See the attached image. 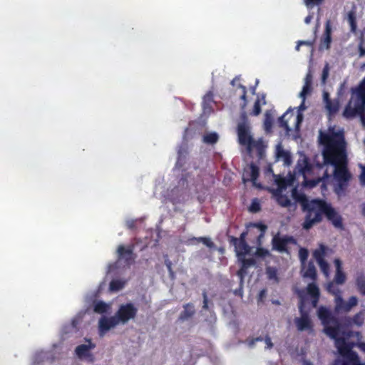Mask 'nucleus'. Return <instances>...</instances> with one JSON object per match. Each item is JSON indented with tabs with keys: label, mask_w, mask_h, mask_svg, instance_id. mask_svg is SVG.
Returning a JSON list of instances; mask_svg holds the SVG:
<instances>
[{
	"label": "nucleus",
	"mask_w": 365,
	"mask_h": 365,
	"mask_svg": "<svg viewBox=\"0 0 365 365\" xmlns=\"http://www.w3.org/2000/svg\"><path fill=\"white\" fill-rule=\"evenodd\" d=\"M307 289L308 294L312 297L313 307H316L320 296L319 287L314 283H309Z\"/></svg>",
	"instance_id": "f3484780"
},
{
	"label": "nucleus",
	"mask_w": 365,
	"mask_h": 365,
	"mask_svg": "<svg viewBox=\"0 0 365 365\" xmlns=\"http://www.w3.org/2000/svg\"><path fill=\"white\" fill-rule=\"evenodd\" d=\"M359 56L362 57L365 56V48L363 46L362 43L359 46Z\"/></svg>",
	"instance_id": "4d7b16f0"
},
{
	"label": "nucleus",
	"mask_w": 365,
	"mask_h": 365,
	"mask_svg": "<svg viewBox=\"0 0 365 365\" xmlns=\"http://www.w3.org/2000/svg\"><path fill=\"white\" fill-rule=\"evenodd\" d=\"M240 76H236V77H235V78L232 80V81H231V84H232V86H235V84H236L237 81H240Z\"/></svg>",
	"instance_id": "0e129e2a"
},
{
	"label": "nucleus",
	"mask_w": 365,
	"mask_h": 365,
	"mask_svg": "<svg viewBox=\"0 0 365 365\" xmlns=\"http://www.w3.org/2000/svg\"><path fill=\"white\" fill-rule=\"evenodd\" d=\"M299 309L301 312V317L295 319V324L298 331H309V332L313 331V324L310 319L308 314L304 312V302L302 299Z\"/></svg>",
	"instance_id": "6e6552de"
},
{
	"label": "nucleus",
	"mask_w": 365,
	"mask_h": 365,
	"mask_svg": "<svg viewBox=\"0 0 365 365\" xmlns=\"http://www.w3.org/2000/svg\"><path fill=\"white\" fill-rule=\"evenodd\" d=\"M250 168V180L253 182H255L257 180L259 175V168L254 163H251Z\"/></svg>",
	"instance_id": "7c9ffc66"
},
{
	"label": "nucleus",
	"mask_w": 365,
	"mask_h": 365,
	"mask_svg": "<svg viewBox=\"0 0 365 365\" xmlns=\"http://www.w3.org/2000/svg\"><path fill=\"white\" fill-rule=\"evenodd\" d=\"M303 164H304V167H302L300 168V171H302V173H304L305 172L310 170L311 165L307 158L304 160Z\"/></svg>",
	"instance_id": "de8ad7c7"
},
{
	"label": "nucleus",
	"mask_w": 365,
	"mask_h": 365,
	"mask_svg": "<svg viewBox=\"0 0 365 365\" xmlns=\"http://www.w3.org/2000/svg\"><path fill=\"white\" fill-rule=\"evenodd\" d=\"M312 16H310V15H309V16H307L305 18V19H304V22H305L306 24H309V23H310V21H311V20H312Z\"/></svg>",
	"instance_id": "338daca9"
},
{
	"label": "nucleus",
	"mask_w": 365,
	"mask_h": 365,
	"mask_svg": "<svg viewBox=\"0 0 365 365\" xmlns=\"http://www.w3.org/2000/svg\"><path fill=\"white\" fill-rule=\"evenodd\" d=\"M256 255L259 257H265L269 255V251L266 249L259 247L257 249Z\"/></svg>",
	"instance_id": "a18cd8bd"
},
{
	"label": "nucleus",
	"mask_w": 365,
	"mask_h": 365,
	"mask_svg": "<svg viewBox=\"0 0 365 365\" xmlns=\"http://www.w3.org/2000/svg\"><path fill=\"white\" fill-rule=\"evenodd\" d=\"M311 89H312V86H310V85H307V84H304V86H303V88H302V91L300 92L299 96H300L302 98L305 99V98H306V96H307L309 93H310Z\"/></svg>",
	"instance_id": "58836bf2"
},
{
	"label": "nucleus",
	"mask_w": 365,
	"mask_h": 365,
	"mask_svg": "<svg viewBox=\"0 0 365 365\" xmlns=\"http://www.w3.org/2000/svg\"><path fill=\"white\" fill-rule=\"evenodd\" d=\"M261 105H260V100L257 98L254 104L253 109L252 112L250 113V115L257 116L260 114L261 113Z\"/></svg>",
	"instance_id": "f704fd0d"
},
{
	"label": "nucleus",
	"mask_w": 365,
	"mask_h": 365,
	"mask_svg": "<svg viewBox=\"0 0 365 365\" xmlns=\"http://www.w3.org/2000/svg\"><path fill=\"white\" fill-rule=\"evenodd\" d=\"M358 299L356 297H351L348 302H345L341 297L336 298L335 312L337 313L340 312H348L352 307L357 304Z\"/></svg>",
	"instance_id": "9d476101"
},
{
	"label": "nucleus",
	"mask_w": 365,
	"mask_h": 365,
	"mask_svg": "<svg viewBox=\"0 0 365 365\" xmlns=\"http://www.w3.org/2000/svg\"><path fill=\"white\" fill-rule=\"evenodd\" d=\"M256 342H257V341H255V338L252 339L250 341H249V346H253Z\"/></svg>",
	"instance_id": "774afa93"
},
{
	"label": "nucleus",
	"mask_w": 365,
	"mask_h": 365,
	"mask_svg": "<svg viewBox=\"0 0 365 365\" xmlns=\"http://www.w3.org/2000/svg\"><path fill=\"white\" fill-rule=\"evenodd\" d=\"M247 268H245L244 267H242L241 265V267L240 268V269L237 272V275L240 277V284H242L243 283V281H244V277L247 274Z\"/></svg>",
	"instance_id": "79ce46f5"
},
{
	"label": "nucleus",
	"mask_w": 365,
	"mask_h": 365,
	"mask_svg": "<svg viewBox=\"0 0 365 365\" xmlns=\"http://www.w3.org/2000/svg\"><path fill=\"white\" fill-rule=\"evenodd\" d=\"M302 276L305 278H309L312 280L317 279V270L312 262H309L307 265L302 264Z\"/></svg>",
	"instance_id": "2eb2a0df"
},
{
	"label": "nucleus",
	"mask_w": 365,
	"mask_h": 365,
	"mask_svg": "<svg viewBox=\"0 0 365 365\" xmlns=\"http://www.w3.org/2000/svg\"><path fill=\"white\" fill-rule=\"evenodd\" d=\"M319 142L324 146L323 157L327 164L334 167V176L337 182H349L351 174L347 169L346 143L343 130L329 129L320 133Z\"/></svg>",
	"instance_id": "f03ea898"
},
{
	"label": "nucleus",
	"mask_w": 365,
	"mask_h": 365,
	"mask_svg": "<svg viewBox=\"0 0 365 365\" xmlns=\"http://www.w3.org/2000/svg\"><path fill=\"white\" fill-rule=\"evenodd\" d=\"M124 287V282L119 279H113L110 282L109 289L110 291L117 292L122 289Z\"/></svg>",
	"instance_id": "cd10ccee"
},
{
	"label": "nucleus",
	"mask_w": 365,
	"mask_h": 365,
	"mask_svg": "<svg viewBox=\"0 0 365 365\" xmlns=\"http://www.w3.org/2000/svg\"><path fill=\"white\" fill-rule=\"evenodd\" d=\"M302 207V210L306 212L304 222L302 224L304 230H309L315 224L322 222L323 215L335 227L343 228L341 216L331 204L324 200L313 199L310 202H303Z\"/></svg>",
	"instance_id": "7ed1b4c3"
},
{
	"label": "nucleus",
	"mask_w": 365,
	"mask_h": 365,
	"mask_svg": "<svg viewBox=\"0 0 365 365\" xmlns=\"http://www.w3.org/2000/svg\"><path fill=\"white\" fill-rule=\"evenodd\" d=\"M336 266V274L334 277V282L338 284H342L346 280V275L342 271L341 262L339 259L334 260Z\"/></svg>",
	"instance_id": "a211bd4d"
},
{
	"label": "nucleus",
	"mask_w": 365,
	"mask_h": 365,
	"mask_svg": "<svg viewBox=\"0 0 365 365\" xmlns=\"http://www.w3.org/2000/svg\"><path fill=\"white\" fill-rule=\"evenodd\" d=\"M312 74L311 71H309L306 75L304 84L312 86Z\"/></svg>",
	"instance_id": "603ef678"
},
{
	"label": "nucleus",
	"mask_w": 365,
	"mask_h": 365,
	"mask_svg": "<svg viewBox=\"0 0 365 365\" xmlns=\"http://www.w3.org/2000/svg\"><path fill=\"white\" fill-rule=\"evenodd\" d=\"M86 341L88 342V344L78 345L75 349L76 355L81 359L91 356L90 351L96 346L91 339H86Z\"/></svg>",
	"instance_id": "ddd939ff"
},
{
	"label": "nucleus",
	"mask_w": 365,
	"mask_h": 365,
	"mask_svg": "<svg viewBox=\"0 0 365 365\" xmlns=\"http://www.w3.org/2000/svg\"><path fill=\"white\" fill-rule=\"evenodd\" d=\"M325 252L326 247L322 245L320 246L319 249L314 250L313 256L317 262L324 259Z\"/></svg>",
	"instance_id": "a878e982"
},
{
	"label": "nucleus",
	"mask_w": 365,
	"mask_h": 365,
	"mask_svg": "<svg viewBox=\"0 0 365 365\" xmlns=\"http://www.w3.org/2000/svg\"><path fill=\"white\" fill-rule=\"evenodd\" d=\"M357 115L360 116L362 124L365 125V113H357Z\"/></svg>",
	"instance_id": "680f3d73"
},
{
	"label": "nucleus",
	"mask_w": 365,
	"mask_h": 365,
	"mask_svg": "<svg viewBox=\"0 0 365 365\" xmlns=\"http://www.w3.org/2000/svg\"><path fill=\"white\" fill-rule=\"evenodd\" d=\"M184 310L180 313L178 320L186 321L191 318L195 313V306L192 303H187L183 306Z\"/></svg>",
	"instance_id": "dca6fc26"
},
{
	"label": "nucleus",
	"mask_w": 365,
	"mask_h": 365,
	"mask_svg": "<svg viewBox=\"0 0 365 365\" xmlns=\"http://www.w3.org/2000/svg\"><path fill=\"white\" fill-rule=\"evenodd\" d=\"M361 180L365 183V168L363 169L361 175Z\"/></svg>",
	"instance_id": "69168bd1"
},
{
	"label": "nucleus",
	"mask_w": 365,
	"mask_h": 365,
	"mask_svg": "<svg viewBox=\"0 0 365 365\" xmlns=\"http://www.w3.org/2000/svg\"><path fill=\"white\" fill-rule=\"evenodd\" d=\"M247 235V231H245L241 233L239 238L231 237H230V242H236V241H246V237Z\"/></svg>",
	"instance_id": "37998d69"
},
{
	"label": "nucleus",
	"mask_w": 365,
	"mask_h": 365,
	"mask_svg": "<svg viewBox=\"0 0 365 365\" xmlns=\"http://www.w3.org/2000/svg\"><path fill=\"white\" fill-rule=\"evenodd\" d=\"M191 241L196 242H202L205 245H206L209 248H212L215 247V244L213 242L211 241V240L208 237H192Z\"/></svg>",
	"instance_id": "c85d7f7f"
},
{
	"label": "nucleus",
	"mask_w": 365,
	"mask_h": 365,
	"mask_svg": "<svg viewBox=\"0 0 365 365\" xmlns=\"http://www.w3.org/2000/svg\"><path fill=\"white\" fill-rule=\"evenodd\" d=\"M304 44H308V42L307 41H300L298 42L297 45L296 46V50L297 51H299V48H300V46L301 45H304Z\"/></svg>",
	"instance_id": "bf43d9fd"
},
{
	"label": "nucleus",
	"mask_w": 365,
	"mask_h": 365,
	"mask_svg": "<svg viewBox=\"0 0 365 365\" xmlns=\"http://www.w3.org/2000/svg\"><path fill=\"white\" fill-rule=\"evenodd\" d=\"M364 314L362 312H360L356 314L353 317H349L346 321L349 324H355L360 327L364 324Z\"/></svg>",
	"instance_id": "5701e85b"
},
{
	"label": "nucleus",
	"mask_w": 365,
	"mask_h": 365,
	"mask_svg": "<svg viewBox=\"0 0 365 365\" xmlns=\"http://www.w3.org/2000/svg\"><path fill=\"white\" fill-rule=\"evenodd\" d=\"M339 107L340 103L339 100L337 98L331 100V102L325 105V108L330 117L335 115V114L339 111Z\"/></svg>",
	"instance_id": "aec40b11"
},
{
	"label": "nucleus",
	"mask_w": 365,
	"mask_h": 365,
	"mask_svg": "<svg viewBox=\"0 0 365 365\" xmlns=\"http://www.w3.org/2000/svg\"><path fill=\"white\" fill-rule=\"evenodd\" d=\"M267 290L265 289H262L258 294V302H263L264 298L266 297Z\"/></svg>",
	"instance_id": "864d4df0"
},
{
	"label": "nucleus",
	"mask_w": 365,
	"mask_h": 365,
	"mask_svg": "<svg viewBox=\"0 0 365 365\" xmlns=\"http://www.w3.org/2000/svg\"><path fill=\"white\" fill-rule=\"evenodd\" d=\"M238 258L241 262L242 266L245 268L248 269L250 266H252L255 264V260L253 258L246 259L245 257H240Z\"/></svg>",
	"instance_id": "473e14b6"
},
{
	"label": "nucleus",
	"mask_w": 365,
	"mask_h": 365,
	"mask_svg": "<svg viewBox=\"0 0 365 365\" xmlns=\"http://www.w3.org/2000/svg\"><path fill=\"white\" fill-rule=\"evenodd\" d=\"M322 272L325 274V275H328L329 274V265L328 264V262L324 259V260H321L319 262H317Z\"/></svg>",
	"instance_id": "c9c22d12"
},
{
	"label": "nucleus",
	"mask_w": 365,
	"mask_h": 365,
	"mask_svg": "<svg viewBox=\"0 0 365 365\" xmlns=\"http://www.w3.org/2000/svg\"><path fill=\"white\" fill-rule=\"evenodd\" d=\"M359 291L362 294L365 295V283L359 285Z\"/></svg>",
	"instance_id": "052dcab7"
},
{
	"label": "nucleus",
	"mask_w": 365,
	"mask_h": 365,
	"mask_svg": "<svg viewBox=\"0 0 365 365\" xmlns=\"http://www.w3.org/2000/svg\"><path fill=\"white\" fill-rule=\"evenodd\" d=\"M213 101V93L212 91L207 92L203 97L202 106L204 110L211 108V103Z\"/></svg>",
	"instance_id": "393cba45"
},
{
	"label": "nucleus",
	"mask_w": 365,
	"mask_h": 365,
	"mask_svg": "<svg viewBox=\"0 0 365 365\" xmlns=\"http://www.w3.org/2000/svg\"><path fill=\"white\" fill-rule=\"evenodd\" d=\"M323 101L324 104H327L328 103L331 102V99L329 97V94L327 92H324L323 93Z\"/></svg>",
	"instance_id": "6e6d98bb"
},
{
	"label": "nucleus",
	"mask_w": 365,
	"mask_h": 365,
	"mask_svg": "<svg viewBox=\"0 0 365 365\" xmlns=\"http://www.w3.org/2000/svg\"><path fill=\"white\" fill-rule=\"evenodd\" d=\"M135 225H136V221L134 220H128L126 222V225H127L128 228L130 229V230L135 228Z\"/></svg>",
	"instance_id": "5fc2aeb1"
},
{
	"label": "nucleus",
	"mask_w": 365,
	"mask_h": 365,
	"mask_svg": "<svg viewBox=\"0 0 365 365\" xmlns=\"http://www.w3.org/2000/svg\"><path fill=\"white\" fill-rule=\"evenodd\" d=\"M219 140V135L215 132L208 133L203 135V142L206 144H215Z\"/></svg>",
	"instance_id": "b1692460"
},
{
	"label": "nucleus",
	"mask_w": 365,
	"mask_h": 365,
	"mask_svg": "<svg viewBox=\"0 0 365 365\" xmlns=\"http://www.w3.org/2000/svg\"><path fill=\"white\" fill-rule=\"evenodd\" d=\"M338 182L337 188H336L337 192H339V191L344 190L348 184V182Z\"/></svg>",
	"instance_id": "09e8293b"
},
{
	"label": "nucleus",
	"mask_w": 365,
	"mask_h": 365,
	"mask_svg": "<svg viewBox=\"0 0 365 365\" xmlns=\"http://www.w3.org/2000/svg\"><path fill=\"white\" fill-rule=\"evenodd\" d=\"M266 274L269 279H274L276 282H279L277 276V269L274 267H267L266 268Z\"/></svg>",
	"instance_id": "bb28decb"
},
{
	"label": "nucleus",
	"mask_w": 365,
	"mask_h": 365,
	"mask_svg": "<svg viewBox=\"0 0 365 365\" xmlns=\"http://www.w3.org/2000/svg\"><path fill=\"white\" fill-rule=\"evenodd\" d=\"M319 319L324 325V332L334 340L335 346L343 360H336L334 365H363L357 353L353 348L357 346L365 353V342H361L362 334L360 331H342V325L332 312L320 307L317 311Z\"/></svg>",
	"instance_id": "f257e3e1"
},
{
	"label": "nucleus",
	"mask_w": 365,
	"mask_h": 365,
	"mask_svg": "<svg viewBox=\"0 0 365 365\" xmlns=\"http://www.w3.org/2000/svg\"><path fill=\"white\" fill-rule=\"evenodd\" d=\"M264 125L266 129H269L272 126L271 116L267 112L265 114Z\"/></svg>",
	"instance_id": "49530a36"
},
{
	"label": "nucleus",
	"mask_w": 365,
	"mask_h": 365,
	"mask_svg": "<svg viewBox=\"0 0 365 365\" xmlns=\"http://www.w3.org/2000/svg\"><path fill=\"white\" fill-rule=\"evenodd\" d=\"M117 324H118V320H116L115 317H102L99 320L98 329L99 334L101 336H103L106 331L110 330L111 328L115 327Z\"/></svg>",
	"instance_id": "9b49d317"
},
{
	"label": "nucleus",
	"mask_w": 365,
	"mask_h": 365,
	"mask_svg": "<svg viewBox=\"0 0 365 365\" xmlns=\"http://www.w3.org/2000/svg\"><path fill=\"white\" fill-rule=\"evenodd\" d=\"M261 207L259 203L257 201V200H254L250 206V211L252 212H257L260 210Z\"/></svg>",
	"instance_id": "ea45409f"
},
{
	"label": "nucleus",
	"mask_w": 365,
	"mask_h": 365,
	"mask_svg": "<svg viewBox=\"0 0 365 365\" xmlns=\"http://www.w3.org/2000/svg\"><path fill=\"white\" fill-rule=\"evenodd\" d=\"M347 21L350 25V30L351 32L355 33L357 29L356 11L354 8L347 14Z\"/></svg>",
	"instance_id": "412c9836"
},
{
	"label": "nucleus",
	"mask_w": 365,
	"mask_h": 365,
	"mask_svg": "<svg viewBox=\"0 0 365 365\" xmlns=\"http://www.w3.org/2000/svg\"><path fill=\"white\" fill-rule=\"evenodd\" d=\"M165 264L169 272V274L170 275L171 277H173L174 276V272L173 271V269H172V262L169 259H165Z\"/></svg>",
	"instance_id": "c03bdc74"
},
{
	"label": "nucleus",
	"mask_w": 365,
	"mask_h": 365,
	"mask_svg": "<svg viewBox=\"0 0 365 365\" xmlns=\"http://www.w3.org/2000/svg\"><path fill=\"white\" fill-rule=\"evenodd\" d=\"M302 119H303L302 114L299 113L297 116V123H300L302 121Z\"/></svg>",
	"instance_id": "e2e57ef3"
},
{
	"label": "nucleus",
	"mask_w": 365,
	"mask_h": 365,
	"mask_svg": "<svg viewBox=\"0 0 365 365\" xmlns=\"http://www.w3.org/2000/svg\"><path fill=\"white\" fill-rule=\"evenodd\" d=\"M291 110V108H289L284 115H282L281 117H279V126L287 130H289V124H288V121L287 120L284 119L286 115L288 113V112Z\"/></svg>",
	"instance_id": "72a5a7b5"
},
{
	"label": "nucleus",
	"mask_w": 365,
	"mask_h": 365,
	"mask_svg": "<svg viewBox=\"0 0 365 365\" xmlns=\"http://www.w3.org/2000/svg\"><path fill=\"white\" fill-rule=\"evenodd\" d=\"M118 261H123L125 266L130 267L134 262L135 255L133 253V246L130 245L125 247L124 245H119L117 250Z\"/></svg>",
	"instance_id": "1a4fd4ad"
},
{
	"label": "nucleus",
	"mask_w": 365,
	"mask_h": 365,
	"mask_svg": "<svg viewBox=\"0 0 365 365\" xmlns=\"http://www.w3.org/2000/svg\"><path fill=\"white\" fill-rule=\"evenodd\" d=\"M309 256L308 250L305 248H300L299 251V257L302 262V264H305L306 260Z\"/></svg>",
	"instance_id": "e433bc0d"
},
{
	"label": "nucleus",
	"mask_w": 365,
	"mask_h": 365,
	"mask_svg": "<svg viewBox=\"0 0 365 365\" xmlns=\"http://www.w3.org/2000/svg\"><path fill=\"white\" fill-rule=\"evenodd\" d=\"M249 227H257L260 230L261 232L259 235V236L257 237L259 240H260V238L264 237L266 230L267 228V227L265 225H264L261 222L250 223Z\"/></svg>",
	"instance_id": "2f4dec72"
},
{
	"label": "nucleus",
	"mask_w": 365,
	"mask_h": 365,
	"mask_svg": "<svg viewBox=\"0 0 365 365\" xmlns=\"http://www.w3.org/2000/svg\"><path fill=\"white\" fill-rule=\"evenodd\" d=\"M138 313V309L133 303L121 304L114 316L118 324H126L129 320L133 319Z\"/></svg>",
	"instance_id": "423d86ee"
},
{
	"label": "nucleus",
	"mask_w": 365,
	"mask_h": 365,
	"mask_svg": "<svg viewBox=\"0 0 365 365\" xmlns=\"http://www.w3.org/2000/svg\"><path fill=\"white\" fill-rule=\"evenodd\" d=\"M277 158L278 159H282L285 165H290L292 163V158L290 154L284 150L281 145L277 146L276 152Z\"/></svg>",
	"instance_id": "6ab92c4d"
},
{
	"label": "nucleus",
	"mask_w": 365,
	"mask_h": 365,
	"mask_svg": "<svg viewBox=\"0 0 365 365\" xmlns=\"http://www.w3.org/2000/svg\"><path fill=\"white\" fill-rule=\"evenodd\" d=\"M306 6L308 8H313L314 6H319L324 0H304Z\"/></svg>",
	"instance_id": "4c0bfd02"
},
{
	"label": "nucleus",
	"mask_w": 365,
	"mask_h": 365,
	"mask_svg": "<svg viewBox=\"0 0 365 365\" xmlns=\"http://www.w3.org/2000/svg\"><path fill=\"white\" fill-rule=\"evenodd\" d=\"M365 113V77L356 88H351V96L343 111V116L351 119L357 113Z\"/></svg>",
	"instance_id": "39448f33"
},
{
	"label": "nucleus",
	"mask_w": 365,
	"mask_h": 365,
	"mask_svg": "<svg viewBox=\"0 0 365 365\" xmlns=\"http://www.w3.org/2000/svg\"><path fill=\"white\" fill-rule=\"evenodd\" d=\"M329 66L328 63L324 66L322 73V81L324 83L329 76Z\"/></svg>",
	"instance_id": "a19ab883"
},
{
	"label": "nucleus",
	"mask_w": 365,
	"mask_h": 365,
	"mask_svg": "<svg viewBox=\"0 0 365 365\" xmlns=\"http://www.w3.org/2000/svg\"><path fill=\"white\" fill-rule=\"evenodd\" d=\"M306 106H305V99L302 98V101L301 103V104L299 105V111H303L306 109Z\"/></svg>",
	"instance_id": "13d9d810"
},
{
	"label": "nucleus",
	"mask_w": 365,
	"mask_h": 365,
	"mask_svg": "<svg viewBox=\"0 0 365 365\" xmlns=\"http://www.w3.org/2000/svg\"><path fill=\"white\" fill-rule=\"evenodd\" d=\"M239 88L242 90L240 98L244 101L241 106L242 110H245L247 103V88L246 86L239 84ZM240 122L237 124V133L238 142L241 145L245 146L248 152H251L254 148L260 150L262 142L255 141L251 135V128L248 120L247 113L243 110L240 114Z\"/></svg>",
	"instance_id": "20e7f679"
},
{
	"label": "nucleus",
	"mask_w": 365,
	"mask_h": 365,
	"mask_svg": "<svg viewBox=\"0 0 365 365\" xmlns=\"http://www.w3.org/2000/svg\"><path fill=\"white\" fill-rule=\"evenodd\" d=\"M202 297H203L202 309H208V299H207V292L205 291H204L202 292Z\"/></svg>",
	"instance_id": "8fccbe9b"
},
{
	"label": "nucleus",
	"mask_w": 365,
	"mask_h": 365,
	"mask_svg": "<svg viewBox=\"0 0 365 365\" xmlns=\"http://www.w3.org/2000/svg\"><path fill=\"white\" fill-rule=\"evenodd\" d=\"M272 248L279 252L289 253L288 245L297 244V240L292 236H279L277 235L272 240Z\"/></svg>",
	"instance_id": "0eeeda50"
},
{
	"label": "nucleus",
	"mask_w": 365,
	"mask_h": 365,
	"mask_svg": "<svg viewBox=\"0 0 365 365\" xmlns=\"http://www.w3.org/2000/svg\"><path fill=\"white\" fill-rule=\"evenodd\" d=\"M331 24L329 19L325 23V29L321 39L320 47L329 49L331 43Z\"/></svg>",
	"instance_id": "f8f14e48"
},
{
	"label": "nucleus",
	"mask_w": 365,
	"mask_h": 365,
	"mask_svg": "<svg viewBox=\"0 0 365 365\" xmlns=\"http://www.w3.org/2000/svg\"><path fill=\"white\" fill-rule=\"evenodd\" d=\"M274 195L276 197L277 202L280 206L287 207L291 205V200L287 195L282 194L280 192L274 193Z\"/></svg>",
	"instance_id": "4be33fe9"
},
{
	"label": "nucleus",
	"mask_w": 365,
	"mask_h": 365,
	"mask_svg": "<svg viewBox=\"0 0 365 365\" xmlns=\"http://www.w3.org/2000/svg\"><path fill=\"white\" fill-rule=\"evenodd\" d=\"M230 242L235 246V250L238 257H245V255L250 252L251 247L246 241H236Z\"/></svg>",
	"instance_id": "4468645a"
},
{
	"label": "nucleus",
	"mask_w": 365,
	"mask_h": 365,
	"mask_svg": "<svg viewBox=\"0 0 365 365\" xmlns=\"http://www.w3.org/2000/svg\"><path fill=\"white\" fill-rule=\"evenodd\" d=\"M264 341L267 345V349H270L273 347V343L272 342L271 338L269 335L265 336Z\"/></svg>",
	"instance_id": "3c124183"
},
{
	"label": "nucleus",
	"mask_w": 365,
	"mask_h": 365,
	"mask_svg": "<svg viewBox=\"0 0 365 365\" xmlns=\"http://www.w3.org/2000/svg\"><path fill=\"white\" fill-rule=\"evenodd\" d=\"M108 305L103 301L97 302L94 304L93 310L96 313L103 314L107 312Z\"/></svg>",
	"instance_id": "c756f323"
}]
</instances>
